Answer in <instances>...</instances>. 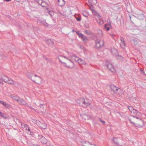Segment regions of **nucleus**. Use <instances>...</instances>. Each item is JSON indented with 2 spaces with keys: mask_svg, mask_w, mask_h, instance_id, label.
Wrapping results in <instances>:
<instances>
[{
  "mask_svg": "<svg viewBox=\"0 0 146 146\" xmlns=\"http://www.w3.org/2000/svg\"><path fill=\"white\" fill-rule=\"evenodd\" d=\"M84 32L86 34L88 35H91L92 34V32L89 30H85Z\"/></svg>",
  "mask_w": 146,
  "mask_h": 146,
  "instance_id": "4be33fe9",
  "label": "nucleus"
},
{
  "mask_svg": "<svg viewBox=\"0 0 146 146\" xmlns=\"http://www.w3.org/2000/svg\"><path fill=\"white\" fill-rule=\"evenodd\" d=\"M131 100L132 102L135 103H137L138 102L136 99L135 98L133 97L131 98Z\"/></svg>",
  "mask_w": 146,
  "mask_h": 146,
  "instance_id": "bb28decb",
  "label": "nucleus"
},
{
  "mask_svg": "<svg viewBox=\"0 0 146 146\" xmlns=\"http://www.w3.org/2000/svg\"><path fill=\"white\" fill-rule=\"evenodd\" d=\"M72 32L73 33L74 32H75V31L74 30V29H73L72 30Z\"/></svg>",
  "mask_w": 146,
  "mask_h": 146,
  "instance_id": "69168bd1",
  "label": "nucleus"
},
{
  "mask_svg": "<svg viewBox=\"0 0 146 146\" xmlns=\"http://www.w3.org/2000/svg\"><path fill=\"white\" fill-rule=\"evenodd\" d=\"M98 34L99 35V36L100 37H102L103 35L102 31L101 30H98Z\"/></svg>",
  "mask_w": 146,
  "mask_h": 146,
  "instance_id": "c756f323",
  "label": "nucleus"
},
{
  "mask_svg": "<svg viewBox=\"0 0 146 146\" xmlns=\"http://www.w3.org/2000/svg\"><path fill=\"white\" fill-rule=\"evenodd\" d=\"M19 104H21L25 105L26 103L25 101L21 98L19 99V100L18 102Z\"/></svg>",
  "mask_w": 146,
  "mask_h": 146,
  "instance_id": "aec40b11",
  "label": "nucleus"
},
{
  "mask_svg": "<svg viewBox=\"0 0 146 146\" xmlns=\"http://www.w3.org/2000/svg\"><path fill=\"white\" fill-rule=\"evenodd\" d=\"M31 146H39V145L37 144H31Z\"/></svg>",
  "mask_w": 146,
  "mask_h": 146,
  "instance_id": "5fc2aeb1",
  "label": "nucleus"
},
{
  "mask_svg": "<svg viewBox=\"0 0 146 146\" xmlns=\"http://www.w3.org/2000/svg\"><path fill=\"white\" fill-rule=\"evenodd\" d=\"M0 116L4 119H6L7 118L6 114L5 113H3L1 111H0Z\"/></svg>",
  "mask_w": 146,
  "mask_h": 146,
  "instance_id": "412c9836",
  "label": "nucleus"
},
{
  "mask_svg": "<svg viewBox=\"0 0 146 146\" xmlns=\"http://www.w3.org/2000/svg\"><path fill=\"white\" fill-rule=\"evenodd\" d=\"M2 78L3 81L5 83H7L9 79V78L6 75H4L2 76Z\"/></svg>",
  "mask_w": 146,
  "mask_h": 146,
  "instance_id": "f8f14e48",
  "label": "nucleus"
},
{
  "mask_svg": "<svg viewBox=\"0 0 146 146\" xmlns=\"http://www.w3.org/2000/svg\"><path fill=\"white\" fill-rule=\"evenodd\" d=\"M43 137L42 135H38V139L40 141L42 139V138Z\"/></svg>",
  "mask_w": 146,
  "mask_h": 146,
  "instance_id": "c9c22d12",
  "label": "nucleus"
},
{
  "mask_svg": "<svg viewBox=\"0 0 146 146\" xmlns=\"http://www.w3.org/2000/svg\"><path fill=\"white\" fill-rule=\"evenodd\" d=\"M4 106L7 108H9L10 107V105H9L8 104L6 103H5Z\"/></svg>",
  "mask_w": 146,
  "mask_h": 146,
  "instance_id": "72a5a7b5",
  "label": "nucleus"
},
{
  "mask_svg": "<svg viewBox=\"0 0 146 146\" xmlns=\"http://www.w3.org/2000/svg\"><path fill=\"white\" fill-rule=\"evenodd\" d=\"M80 59L79 58H78V57H76V58H74V60H75L76 61V62H78L79 61V59Z\"/></svg>",
  "mask_w": 146,
  "mask_h": 146,
  "instance_id": "ea45409f",
  "label": "nucleus"
},
{
  "mask_svg": "<svg viewBox=\"0 0 146 146\" xmlns=\"http://www.w3.org/2000/svg\"><path fill=\"white\" fill-rule=\"evenodd\" d=\"M40 141L44 144H46L47 142V140L44 137H43Z\"/></svg>",
  "mask_w": 146,
  "mask_h": 146,
  "instance_id": "f3484780",
  "label": "nucleus"
},
{
  "mask_svg": "<svg viewBox=\"0 0 146 146\" xmlns=\"http://www.w3.org/2000/svg\"><path fill=\"white\" fill-rule=\"evenodd\" d=\"M133 111V113H138V111H137H137Z\"/></svg>",
  "mask_w": 146,
  "mask_h": 146,
  "instance_id": "680f3d73",
  "label": "nucleus"
},
{
  "mask_svg": "<svg viewBox=\"0 0 146 146\" xmlns=\"http://www.w3.org/2000/svg\"><path fill=\"white\" fill-rule=\"evenodd\" d=\"M131 16H129V18L130 19V20H131V22H132V21L131 20Z\"/></svg>",
  "mask_w": 146,
  "mask_h": 146,
  "instance_id": "e2e57ef3",
  "label": "nucleus"
},
{
  "mask_svg": "<svg viewBox=\"0 0 146 146\" xmlns=\"http://www.w3.org/2000/svg\"><path fill=\"white\" fill-rule=\"evenodd\" d=\"M45 3H44V4H43V5H45Z\"/></svg>",
  "mask_w": 146,
  "mask_h": 146,
  "instance_id": "774afa93",
  "label": "nucleus"
},
{
  "mask_svg": "<svg viewBox=\"0 0 146 146\" xmlns=\"http://www.w3.org/2000/svg\"><path fill=\"white\" fill-rule=\"evenodd\" d=\"M121 42H125L123 38L122 37H121Z\"/></svg>",
  "mask_w": 146,
  "mask_h": 146,
  "instance_id": "3c124183",
  "label": "nucleus"
},
{
  "mask_svg": "<svg viewBox=\"0 0 146 146\" xmlns=\"http://www.w3.org/2000/svg\"><path fill=\"white\" fill-rule=\"evenodd\" d=\"M96 46L97 48L102 47L104 45V41L103 40H99L97 39L95 41Z\"/></svg>",
  "mask_w": 146,
  "mask_h": 146,
  "instance_id": "f03ea898",
  "label": "nucleus"
},
{
  "mask_svg": "<svg viewBox=\"0 0 146 146\" xmlns=\"http://www.w3.org/2000/svg\"><path fill=\"white\" fill-rule=\"evenodd\" d=\"M129 121L131 123L133 124L134 126H136L135 123L133 122L132 121L131 119H129Z\"/></svg>",
  "mask_w": 146,
  "mask_h": 146,
  "instance_id": "a19ab883",
  "label": "nucleus"
},
{
  "mask_svg": "<svg viewBox=\"0 0 146 146\" xmlns=\"http://www.w3.org/2000/svg\"><path fill=\"white\" fill-rule=\"evenodd\" d=\"M86 142L88 143L90 145H93V144H92V143H91L90 142H89L88 141H87Z\"/></svg>",
  "mask_w": 146,
  "mask_h": 146,
  "instance_id": "bf43d9fd",
  "label": "nucleus"
},
{
  "mask_svg": "<svg viewBox=\"0 0 146 146\" xmlns=\"http://www.w3.org/2000/svg\"><path fill=\"white\" fill-rule=\"evenodd\" d=\"M82 100H84L83 102V103L86 106H88L90 104L85 102L84 100V98H82Z\"/></svg>",
  "mask_w": 146,
  "mask_h": 146,
  "instance_id": "c85d7f7f",
  "label": "nucleus"
},
{
  "mask_svg": "<svg viewBox=\"0 0 146 146\" xmlns=\"http://www.w3.org/2000/svg\"><path fill=\"white\" fill-rule=\"evenodd\" d=\"M120 45L122 47H125L126 45V44L125 42H121V43H120Z\"/></svg>",
  "mask_w": 146,
  "mask_h": 146,
  "instance_id": "473e14b6",
  "label": "nucleus"
},
{
  "mask_svg": "<svg viewBox=\"0 0 146 146\" xmlns=\"http://www.w3.org/2000/svg\"><path fill=\"white\" fill-rule=\"evenodd\" d=\"M110 87L111 90L113 91L114 93L116 92L118 90V88L116 87L114 85H110Z\"/></svg>",
  "mask_w": 146,
  "mask_h": 146,
  "instance_id": "6e6552de",
  "label": "nucleus"
},
{
  "mask_svg": "<svg viewBox=\"0 0 146 146\" xmlns=\"http://www.w3.org/2000/svg\"><path fill=\"white\" fill-rule=\"evenodd\" d=\"M111 52L112 55L115 57L118 54L117 50L115 48H113L111 49Z\"/></svg>",
  "mask_w": 146,
  "mask_h": 146,
  "instance_id": "0eeeda50",
  "label": "nucleus"
},
{
  "mask_svg": "<svg viewBox=\"0 0 146 146\" xmlns=\"http://www.w3.org/2000/svg\"><path fill=\"white\" fill-rule=\"evenodd\" d=\"M106 67L111 72L114 73L115 72V70L113 65L110 63H109L106 65Z\"/></svg>",
  "mask_w": 146,
  "mask_h": 146,
  "instance_id": "7ed1b4c3",
  "label": "nucleus"
},
{
  "mask_svg": "<svg viewBox=\"0 0 146 146\" xmlns=\"http://www.w3.org/2000/svg\"><path fill=\"white\" fill-rule=\"evenodd\" d=\"M37 22L38 23L42 24L45 26L48 27V25L46 22V20L45 19H38L37 21Z\"/></svg>",
  "mask_w": 146,
  "mask_h": 146,
  "instance_id": "20e7f679",
  "label": "nucleus"
},
{
  "mask_svg": "<svg viewBox=\"0 0 146 146\" xmlns=\"http://www.w3.org/2000/svg\"><path fill=\"white\" fill-rule=\"evenodd\" d=\"M26 129L28 130L30 132V134L31 135H32L33 134V133L31 132V130L29 128V127L28 126V127H26Z\"/></svg>",
  "mask_w": 146,
  "mask_h": 146,
  "instance_id": "f704fd0d",
  "label": "nucleus"
},
{
  "mask_svg": "<svg viewBox=\"0 0 146 146\" xmlns=\"http://www.w3.org/2000/svg\"><path fill=\"white\" fill-rule=\"evenodd\" d=\"M58 12L59 14L62 16H64V13H61L60 11H58Z\"/></svg>",
  "mask_w": 146,
  "mask_h": 146,
  "instance_id": "37998d69",
  "label": "nucleus"
},
{
  "mask_svg": "<svg viewBox=\"0 0 146 146\" xmlns=\"http://www.w3.org/2000/svg\"><path fill=\"white\" fill-rule=\"evenodd\" d=\"M65 58H66L67 60H69L70 62L73 64V62L72 61L70 60V59L68 58L67 57H66Z\"/></svg>",
  "mask_w": 146,
  "mask_h": 146,
  "instance_id": "8fccbe9b",
  "label": "nucleus"
},
{
  "mask_svg": "<svg viewBox=\"0 0 146 146\" xmlns=\"http://www.w3.org/2000/svg\"><path fill=\"white\" fill-rule=\"evenodd\" d=\"M111 36L112 37H113L114 36V35L113 34H110Z\"/></svg>",
  "mask_w": 146,
  "mask_h": 146,
  "instance_id": "052dcab7",
  "label": "nucleus"
},
{
  "mask_svg": "<svg viewBox=\"0 0 146 146\" xmlns=\"http://www.w3.org/2000/svg\"><path fill=\"white\" fill-rule=\"evenodd\" d=\"M81 116L82 118L85 120L89 119L90 118V115L85 113L82 114Z\"/></svg>",
  "mask_w": 146,
  "mask_h": 146,
  "instance_id": "1a4fd4ad",
  "label": "nucleus"
},
{
  "mask_svg": "<svg viewBox=\"0 0 146 146\" xmlns=\"http://www.w3.org/2000/svg\"><path fill=\"white\" fill-rule=\"evenodd\" d=\"M3 80L2 78V77L1 78H0V84H1L3 85Z\"/></svg>",
  "mask_w": 146,
  "mask_h": 146,
  "instance_id": "79ce46f5",
  "label": "nucleus"
},
{
  "mask_svg": "<svg viewBox=\"0 0 146 146\" xmlns=\"http://www.w3.org/2000/svg\"><path fill=\"white\" fill-rule=\"evenodd\" d=\"M76 32L77 35L79 36V37H80L81 38L84 35L80 33L79 31H76Z\"/></svg>",
  "mask_w": 146,
  "mask_h": 146,
  "instance_id": "5701e85b",
  "label": "nucleus"
},
{
  "mask_svg": "<svg viewBox=\"0 0 146 146\" xmlns=\"http://www.w3.org/2000/svg\"><path fill=\"white\" fill-rule=\"evenodd\" d=\"M113 142L114 144L117 146H122V145H120L118 143L117 139L116 137H114L113 139Z\"/></svg>",
  "mask_w": 146,
  "mask_h": 146,
  "instance_id": "2eb2a0df",
  "label": "nucleus"
},
{
  "mask_svg": "<svg viewBox=\"0 0 146 146\" xmlns=\"http://www.w3.org/2000/svg\"><path fill=\"white\" fill-rule=\"evenodd\" d=\"M79 61L78 62V63H79L80 64H85V61L81 59H80L79 60Z\"/></svg>",
  "mask_w": 146,
  "mask_h": 146,
  "instance_id": "a878e982",
  "label": "nucleus"
},
{
  "mask_svg": "<svg viewBox=\"0 0 146 146\" xmlns=\"http://www.w3.org/2000/svg\"><path fill=\"white\" fill-rule=\"evenodd\" d=\"M21 126L22 127H25L26 128L28 127V125L25 124H22Z\"/></svg>",
  "mask_w": 146,
  "mask_h": 146,
  "instance_id": "e433bc0d",
  "label": "nucleus"
},
{
  "mask_svg": "<svg viewBox=\"0 0 146 146\" xmlns=\"http://www.w3.org/2000/svg\"><path fill=\"white\" fill-rule=\"evenodd\" d=\"M29 108L31 109V110H35L33 108H32V107H29Z\"/></svg>",
  "mask_w": 146,
  "mask_h": 146,
  "instance_id": "13d9d810",
  "label": "nucleus"
},
{
  "mask_svg": "<svg viewBox=\"0 0 146 146\" xmlns=\"http://www.w3.org/2000/svg\"><path fill=\"white\" fill-rule=\"evenodd\" d=\"M49 13L52 16V14L54 13L52 11H50L49 12Z\"/></svg>",
  "mask_w": 146,
  "mask_h": 146,
  "instance_id": "a18cd8bd",
  "label": "nucleus"
},
{
  "mask_svg": "<svg viewBox=\"0 0 146 146\" xmlns=\"http://www.w3.org/2000/svg\"><path fill=\"white\" fill-rule=\"evenodd\" d=\"M58 4L60 7L64 6L65 4V1L64 0H58Z\"/></svg>",
  "mask_w": 146,
  "mask_h": 146,
  "instance_id": "9d476101",
  "label": "nucleus"
},
{
  "mask_svg": "<svg viewBox=\"0 0 146 146\" xmlns=\"http://www.w3.org/2000/svg\"><path fill=\"white\" fill-rule=\"evenodd\" d=\"M76 19L77 21H80L81 20V17H76Z\"/></svg>",
  "mask_w": 146,
  "mask_h": 146,
  "instance_id": "58836bf2",
  "label": "nucleus"
},
{
  "mask_svg": "<svg viewBox=\"0 0 146 146\" xmlns=\"http://www.w3.org/2000/svg\"><path fill=\"white\" fill-rule=\"evenodd\" d=\"M44 124H46V123L43 122H41V126H43V127L45 126L44 125Z\"/></svg>",
  "mask_w": 146,
  "mask_h": 146,
  "instance_id": "4d7b16f0",
  "label": "nucleus"
},
{
  "mask_svg": "<svg viewBox=\"0 0 146 146\" xmlns=\"http://www.w3.org/2000/svg\"><path fill=\"white\" fill-rule=\"evenodd\" d=\"M40 107L41 108L43 109L44 108L43 105V104H40Z\"/></svg>",
  "mask_w": 146,
  "mask_h": 146,
  "instance_id": "6e6d98bb",
  "label": "nucleus"
},
{
  "mask_svg": "<svg viewBox=\"0 0 146 146\" xmlns=\"http://www.w3.org/2000/svg\"><path fill=\"white\" fill-rule=\"evenodd\" d=\"M93 145H94V146H96V145L95 144H93Z\"/></svg>",
  "mask_w": 146,
  "mask_h": 146,
  "instance_id": "338daca9",
  "label": "nucleus"
},
{
  "mask_svg": "<svg viewBox=\"0 0 146 146\" xmlns=\"http://www.w3.org/2000/svg\"><path fill=\"white\" fill-rule=\"evenodd\" d=\"M89 5H96L97 3L96 0H88Z\"/></svg>",
  "mask_w": 146,
  "mask_h": 146,
  "instance_id": "dca6fc26",
  "label": "nucleus"
},
{
  "mask_svg": "<svg viewBox=\"0 0 146 146\" xmlns=\"http://www.w3.org/2000/svg\"><path fill=\"white\" fill-rule=\"evenodd\" d=\"M101 19H99V20L97 21V22L98 23V24H100V25L101 24V22H100Z\"/></svg>",
  "mask_w": 146,
  "mask_h": 146,
  "instance_id": "864d4df0",
  "label": "nucleus"
},
{
  "mask_svg": "<svg viewBox=\"0 0 146 146\" xmlns=\"http://www.w3.org/2000/svg\"><path fill=\"white\" fill-rule=\"evenodd\" d=\"M128 107L129 110L131 112L132 111H137V110H134L132 106H128Z\"/></svg>",
  "mask_w": 146,
  "mask_h": 146,
  "instance_id": "7c9ffc66",
  "label": "nucleus"
},
{
  "mask_svg": "<svg viewBox=\"0 0 146 146\" xmlns=\"http://www.w3.org/2000/svg\"><path fill=\"white\" fill-rule=\"evenodd\" d=\"M82 14L83 16L87 17L88 16V13L86 11H84L82 12Z\"/></svg>",
  "mask_w": 146,
  "mask_h": 146,
  "instance_id": "b1692460",
  "label": "nucleus"
},
{
  "mask_svg": "<svg viewBox=\"0 0 146 146\" xmlns=\"http://www.w3.org/2000/svg\"><path fill=\"white\" fill-rule=\"evenodd\" d=\"M20 98L18 97H15V100L17 101L18 102L19 100V99Z\"/></svg>",
  "mask_w": 146,
  "mask_h": 146,
  "instance_id": "4c0bfd02",
  "label": "nucleus"
},
{
  "mask_svg": "<svg viewBox=\"0 0 146 146\" xmlns=\"http://www.w3.org/2000/svg\"><path fill=\"white\" fill-rule=\"evenodd\" d=\"M71 57L72 58H73L74 57L75 58H76V57L78 56H77L76 54H74Z\"/></svg>",
  "mask_w": 146,
  "mask_h": 146,
  "instance_id": "49530a36",
  "label": "nucleus"
},
{
  "mask_svg": "<svg viewBox=\"0 0 146 146\" xmlns=\"http://www.w3.org/2000/svg\"><path fill=\"white\" fill-rule=\"evenodd\" d=\"M108 24H106L104 25V28L107 31L109 30L110 27L111 28H112V26L110 21L109 22H108Z\"/></svg>",
  "mask_w": 146,
  "mask_h": 146,
  "instance_id": "423d86ee",
  "label": "nucleus"
},
{
  "mask_svg": "<svg viewBox=\"0 0 146 146\" xmlns=\"http://www.w3.org/2000/svg\"><path fill=\"white\" fill-rule=\"evenodd\" d=\"M45 41L46 44L48 45H53L54 43V42L50 39H45Z\"/></svg>",
  "mask_w": 146,
  "mask_h": 146,
  "instance_id": "9b49d317",
  "label": "nucleus"
},
{
  "mask_svg": "<svg viewBox=\"0 0 146 146\" xmlns=\"http://www.w3.org/2000/svg\"><path fill=\"white\" fill-rule=\"evenodd\" d=\"M28 75L29 76V78H30L35 83L39 84V83L41 82L42 80V79L40 76H37L36 74H35V76L37 78L36 79H33V78L32 79V76H31L29 75Z\"/></svg>",
  "mask_w": 146,
  "mask_h": 146,
  "instance_id": "f257e3e1",
  "label": "nucleus"
},
{
  "mask_svg": "<svg viewBox=\"0 0 146 146\" xmlns=\"http://www.w3.org/2000/svg\"><path fill=\"white\" fill-rule=\"evenodd\" d=\"M117 59L119 61H122L124 60V58L118 54L116 57Z\"/></svg>",
  "mask_w": 146,
  "mask_h": 146,
  "instance_id": "4468645a",
  "label": "nucleus"
},
{
  "mask_svg": "<svg viewBox=\"0 0 146 146\" xmlns=\"http://www.w3.org/2000/svg\"><path fill=\"white\" fill-rule=\"evenodd\" d=\"M61 56V55L60 56ZM62 56V57H64V58H66V56Z\"/></svg>",
  "mask_w": 146,
  "mask_h": 146,
  "instance_id": "0e129e2a",
  "label": "nucleus"
},
{
  "mask_svg": "<svg viewBox=\"0 0 146 146\" xmlns=\"http://www.w3.org/2000/svg\"><path fill=\"white\" fill-rule=\"evenodd\" d=\"M71 57L72 58H73L74 57L75 58H76V57L78 56H77L76 54H74Z\"/></svg>",
  "mask_w": 146,
  "mask_h": 146,
  "instance_id": "de8ad7c7",
  "label": "nucleus"
},
{
  "mask_svg": "<svg viewBox=\"0 0 146 146\" xmlns=\"http://www.w3.org/2000/svg\"><path fill=\"white\" fill-rule=\"evenodd\" d=\"M81 38L82 39V40L86 42L87 40H88V38L86 36H85L84 35Z\"/></svg>",
  "mask_w": 146,
  "mask_h": 146,
  "instance_id": "cd10ccee",
  "label": "nucleus"
},
{
  "mask_svg": "<svg viewBox=\"0 0 146 146\" xmlns=\"http://www.w3.org/2000/svg\"><path fill=\"white\" fill-rule=\"evenodd\" d=\"M93 15L95 16H97L99 19H100L101 18V17L100 15L95 10L92 12Z\"/></svg>",
  "mask_w": 146,
  "mask_h": 146,
  "instance_id": "ddd939ff",
  "label": "nucleus"
},
{
  "mask_svg": "<svg viewBox=\"0 0 146 146\" xmlns=\"http://www.w3.org/2000/svg\"><path fill=\"white\" fill-rule=\"evenodd\" d=\"M62 57L61 56H59L58 57V59L59 60H60V62L62 64H64V66L66 67H67V68H70V66H68L67 65V64H66L64 62H62L60 60V57Z\"/></svg>",
  "mask_w": 146,
  "mask_h": 146,
  "instance_id": "6ab92c4d",
  "label": "nucleus"
},
{
  "mask_svg": "<svg viewBox=\"0 0 146 146\" xmlns=\"http://www.w3.org/2000/svg\"><path fill=\"white\" fill-rule=\"evenodd\" d=\"M36 124L41 128L45 129L47 127V125L46 124H44L45 126L43 127V126L41 125V122L38 120H36Z\"/></svg>",
  "mask_w": 146,
  "mask_h": 146,
  "instance_id": "39448f33",
  "label": "nucleus"
},
{
  "mask_svg": "<svg viewBox=\"0 0 146 146\" xmlns=\"http://www.w3.org/2000/svg\"><path fill=\"white\" fill-rule=\"evenodd\" d=\"M37 1V3L43 7H45V5H43V4L44 3V2H43L42 0H36Z\"/></svg>",
  "mask_w": 146,
  "mask_h": 146,
  "instance_id": "a211bd4d",
  "label": "nucleus"
},
{
  "mask_svg": "<svg viewBox=\"0 0 146 146\" xmlns=\"http://www.w3.org/2000/svg\"><path fill=\"white\" fill-rule=\"evenodd\" d=\"M7 83L9 84L13 85L14 84V81L11 78H9V80Z\"/></svg>",
  "mask_w": 146,
  "mask_h": 146,
  "instance_id": "393cba45",
  "label": "nucleus"
},
{
  "mask_svg": "<svg viewBox=\"0 0 146 146\" xmlns=\"http://www.w3.org/2000/svg\"><path fill=\"white\" fill-rule=\"evenodd\" d=\"M132 116L133 117H134V118H136L137 119H139L140 120H141V119L139 118L138 117H137L136 116H134V115H133V116Z\"/></svg>",
  "mask_w": 146,
  "mask_h": 146,
  "instance_id": "603ef678",
  "label": "nucleus"
},
{
  "mask_svg": "<svg viewBox=\"0 0 146 146\" xmlns=\"http://www.w3.org/2000/svg\"><path fill=\"white\" fill-rule=\"evenodd\" d=\"M5 102L2 101L1 100H0V103L2 104L3 106L4 105V104H5Z\"/></svg>",
  "mask_w": 146,
  "mask_h": 146,
  "instance_id": "c03bdc74",
  "label": "nucleus"
},
{
  "mask_svg": "<svg viewBox=\"0 0 146 146\" xmlns=\"http://www.w3.org/2000/svg\"><path fill=\"white\" fill-rule=\"evenodd\" d=\"M100 121L102 123H103V124H104L105 123V121H104L102 120L100 118L99 119Z\"/></svg>",
  "mask_w": 146,
  "mask_h": 146,
  "instance_id": "09e8293b",
  "label": "nucleus"
},
{
  "mask_svg": "<svg viewBox=\"0 0 146 146\" xmlns=\"http://www.w3.org/2000/svg\"><path fill=\"white\" fill-rule=\"evenodd\" d=\"M89 6V9L92 11V12H93L95 10L94 9V7L93 5H90Z\"/></svg>",
  "mask_w": 146,
  "mask_h": 146,
  "instance_id": "2f4dec72",
  "label": "nucleus"
}]
</instances>
